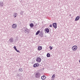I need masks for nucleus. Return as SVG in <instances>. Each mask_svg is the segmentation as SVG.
Returning <instances> with one entry per match:
<instances>
[{"instance_id":"f257e3e1","label":"nucleus","mask_w":80,"mask_h":80,"mask_svg":"<svg viewBox=\"0 0 80 80\" xmlns=\"http://www.w3.org/2000/svg\"><path fill=\"white\" fill-rule=\"evenodd\" d=\"M77 48H78V47L76 45L73 46L72 48V51H76V50H77Z\"/></svg>"},{"instance_id":"f03ea898","label":"nucleus","mask_w":80,"mask_h":80,"mask_svg":"<svg viewBox=\"0 0 80 80\" xmlns=\"http://www.w3.org/2000/svg\"><path fill=\"white\" fill-rule=\"evenodd\" d=\"M12 27L13 29H15L17 28V25L16 24H13L12 25Z\"/></svg>"},{"instance_id":"7ed1b4c3","label":"nucleus","mask_w":80,"mask_h":80,"mask_svg":"<svg viewBox=\"0 0 80 80\" xmlns=\"http://www.w3.org/2000/svg\"><path fill=\"white\" fill-rule=\"evenodd\" d=\"M40 73L37 72L35 74V77L36 78H38L40 77Z\"/></svg>"},{"instance_id":"20e7f679","label":"nucleus","mask_w":80,"mask_h":80,"mask_svg":"<svg viewBox=\"0 0 80 80\" xmlns=\"http://www.w3.org/2000/svg\"><path fill=\"white\" fill-rule=\"evenodd\" d=\"M42 61L41 58L40 57H38L36 59V62H37L38 63H40Z\"/></svg>"},{"instance_id":"39448f33","label":"nucleus","mask_w":80,"mask_h":80,"mask_svg":"<svg viewBox=\"0 0 80 80\" xmlns=\"http://www.w3.org/2000/svg\"><path fill=\"white\" fill-rule=\"evenodd\" d=\"M39 65H40L39 63H36V64H34L33 65V67H39Z\"/></svg>"},{"instance_id":"423d86ee","label":"nucleus","mask_w":80,"mask_h":80,"mask_svg":"<svg viewBox=\"0 0 80 80\" xmlns=\"http://www.w3.org/2000/svg\"><path fill=\"white\" fill-rule=\"evenodd\" d=\"M53 27L55 28H57V23H54L53 24Z\"/></svg>"},{"instance_id":"0eeeda50","label":"nucleus","mask_w":80,"mask_h":80,"mask_svg":"<svg viewBox=\"0 0 80 80\" xmlns=\"http://www.w3.org/2000/svg\"><path fill=\"white\" fill-rule=\"evenodd\" d=\"M38 50L39 51L42 50V47L41 46H38Z\"/></svg>"},{"instance_id":"6e6552de","label":"nucleus","mask_w":80,"mask_h":80,"mask_svg":"<svg viewBox=\"0 0 80 80\" xmlns=\"http://www.w3.org/2000/svg\"><path fill=\"white\" fill-rule=\"evenodd\" d=\"M13 48H14V50H15L17 51V52H20V51L18 50H17V49L16 46H14L13 47Z\"/></svg>"},{"instance_id":"1a4fd4ad","label":"nucleus","mask_w":80,"mask_h":80,"mask_svg":"<svg viewBox=\"0 0 80 80\" xmlns=\"http://www.w3.org/2000/svg\"><path fill=\"white\" fill-rule=\"evenodd\" d=\"M79 19H80V17H79V16H77L76 18L75 19V21H78V20Z\"/></svg>"},{"instance_id":"9d476101","label":"nucleus","mask_w":80,"mask_h":80,"mask_svg":"<svg viewBox=\"0 0 80 80\" xmlns=\"http://www.w3.org/2000/svg\"><path fill=\"white\" fill-rule=\"evenodd\" d=\"M55 74H54L52 75V78L51 79V80H54V78H55Z\"/></svg>"},{"instance_id":"9b49d317","label":"nucleus","mask_w":80,"mask_h":80,"mask_svg":"<svg viewBox=\"0 0 80 80\" xmlns=\"http://www.w3.org/2000/svg\"><path fill=\"white\" fill-rule=\"evenodd\" d=\"M40 35H41V37H43V32H41Z\"/></svg>"},{"instance_id":"f8f14e48","label":"nucleus","mask_w":80,"mask_h":80,"mask_svg":"<svg viewBox=\"0 0 80 80\" xmlns=\"http://www.w3.org/2000/svg\"><path fill=\"white\" fill-rule=\"evenodd\" d=\"M41 78L42 80H45L46 78V77L45 76H43L41 77Z\"/></svg>"},{"instance_id":"ddd939ff","label":"nucleus","mask_w":80,"mask_h":80,"mask_svg":"<svg viewBox=\"0 0 80 80\" xmlns=\"http://www.w3.org/2000/svg\"><path fill=\"white\" fill-rule=\"evenodd\" d=\"M45 30L47 32V33H48V32H49V29L48 28L45 29Z\"/></svg>"},{"instance_id":"4468645a","label":"nucleus","mask_w":80,"mask_h":80,"mask_svg":"<svg viewBox=\"0 0 80 80\" xmlns=\"http://www.w3.org/2000/svg\"><path fill=\"white\" fill-rule=\"evenodd\" d=\"M40 30H38L37 31V32L36 33V35H38L39 33H40Z\"/></svg>"},{"instance_id":"2eb2a0df","label":"nucleus","mask_w":80,"mask_h":80,"mask_svg":"<svg viewBox=\"0 0 80 80\" xmlns=\"http://www.w3.org/2000/svg\"><path fill=\"white\" fill-rule=\"evenodd\" d=\"M9 41L10 42H13V38H11L10 39H9Z\"/></svg>"},{"instance_id":"dca6fc26","label":"nucleus","mask_w":80,"mask_h":80,"mask_svg":"<svg viewBox=\"0 0 80 80\" xmlns=\"http://www.w3.org/2000/svg\"><path fill=\"white\" fill-rule=\"evenodd\" d=\"M34 26V25H33V23H31L30 24V27H33Z\"/></svg>"},{"instance_id":"f3484780","label":"nucleus","mask_w":80,"mask_h":80,"mask_svg":"<svg viewBox=\"0 0 80 80\" xmlns=\"http://www.w3.org/2000/svg\"><path fill=\"white\" fill-rule=\"evenodd\" d=\"M47 57H50V53H48L47 55Z\"/></svg>"},{"instance_id":"a211bd4d","label":"nucleus","mask_w":80,"mask_h":80,"mask_svg":"<svg viewBox=\"0 0 80 80\" xmlns=\"http://www.w3.org/2000/svg\"><path fill=\"white\" fill-rule=\"evenodd\" d=\"M14 18H15V17H16L17 16V13H15L14 14Z\"/></svg>"},{"instance_id":"6ab92c4d","label":"nucleus","mask_w":80,"mask_h":80,"mask_svg":"<svg viewBox=\"0 0 80 80\" xmlns=\"http://www.w3.org/2000/svg\"><path fill=\"white\" fill-rule=\"evenodd\" d=\"M52 48H53V47H51V46H50L49 47V48H50V50H52Z\"/></svg>"},{"instance_id":"aec40b11","label":"nucleus","mask_w":80,"mask_h":80,"mask_svg":"<svg viewBox=\"0 0 80 80\" xmlns=\"http://www.w3.org/2000/svg\"><path fill=\"white\" fill-rule=\"evenodd\" d=\"M50 27H52V24H50Z\"/></svg>"},{"instance_id":"412c9836","label":"nucleus","mask_w":80,"mask_h":80,"mask_svg":"<svg viewBox=\"0 0 80 80\" xmlns=\"http://www.w3.org/2000/svg\"><path fill=\"white\" fill-rule=\"evenodd\" d=\"M27 29H26L25 30V32H27Z\"/></svg>"},{"instance_id":"4be33fe9","label":"nucleus","mask_w":80,"mask_h":80,"mask_svg":"<svg viewBox=\"0 0 80 80\" xmlns=\"http://www.w3.org/2000/svg\"><path fill=\"white\" fill-rule=\"evenodd\" d=\"M69 16H72V15H71V14H70V15H69Z\"/></svg>"}]
</instances>
